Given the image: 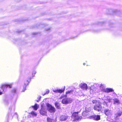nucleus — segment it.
<instances>
[{"mask_svg": "<svg viewBox=\"0 0 122 122\" xmlns=\"http://www.w3.org/2000/svg\"><path fill=\"white\" fill-rule=\"evenodd\" d=\"M30 79H31V78H30Z\"/></svg>", "mask_w": 122, "mask_h": 122, "instance_id": "35", "label": "nucleus"}, {"mask_svg": "<svg viewBox=\"0 0 122 122\" xmlns=\"http://www.w3.org/2000/svg\"><path fill=\"white\" fill-rule=\"evenodd\" d=\"M41 98V96H39L37 98L39 100H36V101L37 102H38L40 100V99Z\"/></svg>", "mask_w": 122, "mask_h": 122, "instance_id": "24", "label": "nucleus"}, {"mask_svg": "<svg viewBox=\"0 0 122 122\" xmlns=\"http://www.w3.org/2000/svg\"><path fill=\"white\" fill-rule=\"evenodd\" d=\"M35 74V72L34 74Z\"/></svg>", "mask_w": 122, "mask_h": 122, "instance_id": "38", "label": "nucleus"}, {"mask_svg": "<svg viewBox=\"0 0 122 122\" xmlns=\"http://www.w3.org/2000/svg\"><path fill=\"white\" fill-rule=\"evenodd\" d=\"M70 117L62 115L60 117V120L61 121H65L68 118H69Z\"/></svg>", "mask_w": 122, "mask_h": 122, "instance_id": "10", "label": "nucleus"}, {"mask_svg": "<svg viewBox=\"0 0 122 122\" xmlns=\"http://www.w3.org/2000/svg\"><path fill=\"white\" fill-rule=\"evenodd\" d=\"M80 88L84 90H86L87 88V84L86 83H81L79 85Z\"/></svg>", "mask_w": 122, "mask_h": 122, "instance_id": "7", "label": "nucleus"}, {"mask_svg": "<svg viewBox=\"0 0 122 122\" xmlns=\"http://www.w3.org/2000/svg\"><path fill=\"white\" fill-rule=\"evenodd\" d=\"M32 107L35 110H36L38 109V104H36L34 106H32Z\"/></svg>", "mask_w": 122, "mask_h": 122, "instance_id": "16", "label": "nucleus"}, {"mask_svg": "<svg viewBox=\"0 0 122 122\" xmlns=\"http://www.w3.org/2000/svg\"><path fill=\"white\" fill-rule=\"evenodd\" d=\"M85 64H85V63H83V65H85Z\"/></svg>", "mask_w": 122, "mask_h": 122, "instance_id": "34", "label": "nucleus"}, {"mask_svg": "<svg viewBox=\"0 0 122 122\" xmlns=\"http://www.w3.org/2000/svg\"><path fill=\"white\" fill-rule=\"evenodd\" d=\"M26 83H24V86L23 87V89L22 91L23 92H24L26 90L25 88H26V87L27 85H26Z\"/></svg>", "mask_w": 122, "mask_h": 122, "instance_id": "22", "label": "nucleus"}, {"mask_svg": "<svg viewBox=\"0 0 122 122\" xmlns=\"http://www.w3.org/2000/svg\"><path fill=\"white\" fill-rule=\"evenodd\" d=\"M50 30V28H48V29H46V30L47 31H48Z\"/></svg>", "mask_w": 122, "mask_h": 122, "instance_id": "27", "label": "nucleus"}, {"mask_svg": "<svg viewBox=\"0 0 122 122\" xmlns=\"http://www.w3.org/2000/svg\"><path fill=\"white\" fill-rule=\"evenodd\" d=\"M104 113L107 116L111 114V111L108 109H105L104 110Z\"/></svg>", "mask_w": 122, "mask_h": 122, "instance_id": "8", "label": "nucleus"}, {"mask_svg": "<svg viewBox=\"0 0 122 122\" xmlns=\"http://www.w3.org/2000/svg\"><path fill=\"white\" fill-rule=\"evenodd\" d=\"M73 92V90H71L70 91H68L67 92H66V94H67L68 93H69L70 94H71Z\"/></svg>", "mask_w": 122, "mask_h": 122, "instance_id": "23", "label": "nucleus"}, {"mask_svg": "<svg viewBox=\"0 0 122 122\" xmlns=\"http://www.w3.org/2000/svg\"><path fill=\"white\" fill-rule=\"evenodd\" d=\"M17 90L16 88H13L11 91V92L13 94L16 93V91Z\"/></svg>", "mask_w": 122, "mask_h": 122, "instance_id": "20", "label": "nucleus"}, {"mask_svg": "<svg viewBox=\"0 0 122 122\" xmlns=\"http://www.w3.org/2000/svg\"><path fill=\"white\" fill-rule=\"evenodd\" d=\"M122 112L121 111L118 112H117L116 113L115 115V116L116 117H118L120 116L122 114Z\"/></svg>", "mask_w": 122, "mask_h": 122, "instance_id": "14", "label": "nucleus"}, {"mask_svg": "<svg viewBox=\"0 0 122 122\" xmlns=\"http://www.w3.org/2000/svg\"><path fill=\"white\" fill-rule=\"evenodd\" d=\"M114 103L115 104L116 103H119V101L117 99H115L114 100Z\"/></svg>", "mask_w": 122, "mask_h": 122, "instance_id": "21", "label": "nucleus"}, {"mask_svg": "<svg viewBox=\"0 0 122 122\" xmlns=\"http://www.w3.org/2000/svg\"><path fill=\"white\" fill-rule=\"evenodd\" d=\"M36 33H33V34H36Z\"/></svg>", "mask_w": 122, "mask_h": 122, "instance_id": "33", "label": "nucleus"}, {"mask_svg": "<svg viewBox=\"0 0 122 122\" xmlns=\"http://www.w3.org/2000/svg\"><path fill=\"white\" fill-rule=\"evenodd\" d=\"M103 104H104H104H104V103H103Z\"/></svg>", "mask_w": 122, "mask_h": 122, "instance_id": "36", "label": "nucleus"}, {"mask_svg": "<svg viewBox=\"0 0 122 122\" xmlns=\"http://www.w3.org/2000/svg\"><path fill=\"white\" fill-rule=\"evenodd\" d=\"M31 114L34 116H36L37 115L34 112H31Z\"/></svg>", "mask_w": 122, "mask_h": 122, "instance_id": "25", "label": "nucleus"}, {"mask_svg": "<svg viewBox=\"0 0 122 122\" xmlns=\"http://www.w3.org/2000/svg\"><path fill=\"white\" fill-rule=\"evenodd\" d=\"M55 107L58 109H60V107L59 103L57 102H56L55 103Z\"/></svg>", "mask_w": 122, "mask_h": 122, "instance_id": "15", "label": "nucleus"}, {"mask_svg": "<svg viewBox=\"0 0 122 122\" xmlns=\"http://www.w3.org/2000/svg\"><path fill=\"white\" fill-rule=\"evenodd\" d=\"M110 11H112V10H110ZM112 13H111L110 12V14H117V13L118 12H119V11H118L117 10L115 9L113 10H112Z\"/></svg>", "mask_w": 122, "mask_h": 122, "instance_id": "13", "label": "nucleus"}, {"mask_svg": "<svg viewBox=\"0 0 122 122\" xmlns=\"http://www.w3.org/2000/svg\"><path fill=\"white\" fill-rule=\"evenodd\" d=\"M54 120L53 118H51L49 117L47 118V120L48 122H53Z\"/></svg>", "mask_w": 122, "mask_h": 122, "instance_id": "12", "label": "nucleus"}, {"mask_svg": "<svg viewBox=\"0 0 122 122\" xmlns=\"http://www.w3.org/2000/svg\"><path fill=\"white\" fill-rule=\"evenodd\" d=\"M62 103L64 104H67V102L66 98L62 99Z\"/></svg>", "mask_w": 122, "mask_h": 122, "instance_id": "18", "label": "nucleus"}, {"mask_svg": "<svg viewBox=\"0 0 122 122\" xmlns=\"http://www.w3.org/2000/svg\"><path fill=\"white\" fill-rule=\"evenodd\" d=\"M92 102L93 104H95V105H96L99 102L96 100H93L92 101Z\"/></svg>", "mask_w": 122, "mask_h": 122, "instance_id": "19", "label": "nucleus"}, {"mask_svg": "<svg viewBox=\"0 0 122 122\" xmlns=\"http://www.w3.org/2000/svg\"><path fill=\"white\" fill-rule=\"evenodd\" d=\"M42 24H41V25H39V26H42Z\"/></svg>", "mask_w": 122, "mask_h": 122, "instance_id": "31", "label": "nucleus"}, {"mask_svg": "<svg viewBox=\"0 0 122 122\" xmlns=\"http://www.w3.org/2000/svg\"><path fill=\"white\" fill-rule=\"evenodd\" d=\"M90 118L93 119L96 121H98L100 119V115H94L90 117Z\"/></svg>", "mask_w": 122, "mask_h": 122, "instance_id": "6", "label": "nucleus"}, {"mask_svg": "<svg viewBox=\"0 0 122 122\" xmlns=\"http://www.w3.org/2000/svg\"><path fill=\"white\" fill-rule=\"evenodd\" d=\"M3 93L2 92L0 91V95H1Z\"/></svg>", "mask_w": 122, "mask_h": 122, "instance_id": "30", "label": "nucleus"}, {"mask_svg": "<svg viewBox=\"0 0 122 122\" xmlns=\"http://www.w3.org/2000/svg\"><path fill=\"white\" fill-rule=\"evenodd\" d=\"M9 87L10 88H11V86L8 84H4L1 87L2 90L4 91L6 90L7 87Z\"/></svg>", "mask_w": 122, "mask_h": 122, "instance_id": "9", "label": "nucleus"}, {"mask_svg": "<svg viewBox=\"0 0 122 122\" xmlns=\"http://www.w3.org/2000/svg\"><path fill=\"white\" fill-rule=\"evenodd\" d=\"M33 73H32V75H33Z\"/></svg>", "mask_w": 122, "mask_h": 122, "instance_id": "37", "label": "nucleus"}, {"mask_svg": "<svg viewBox=\"0 0 122 122\" xmlns=\"http://www.w3.org/2000/svg\"><path fill=\"white\" fill-rule=\"evenodd\" d=\"M16 1H19L21 0H15Z\"/></svg>", "mask_w": 122, "mask_h": 122, "instance_id": "29", "label": "nucleus"}, {"mask_svg": "<svg viewBox=\"0 0 122 122\" xmlns=\"http://www.w3.org/2000/svg\"><path fill=\"white\" fill-rule=\"evenodd\" d=\"M66 101L67 102V104L71 103L72 102V100L71 98H66Z\"/></svg>", "mask_w": 122, "mask_h": 122, "instance_id": "17", "label": "nucleus"}, {"mask_svg": "<svg viewBox=\"0 0 122 122\" xmlns=\"http://www.w3.org/2000/svg\"><path fill=\"white\" fill-rule=\"evenodd\" d=\"M85 110L84 111L82 114V117L79 116L78 112H75L73 113L71 117L72 118L74 119L73 121H74L76 120H77L79 121L82 118L84 119L88 118V117L87 116L88 114V112L91 111V108L90 106L86 105L85 107Z\"/></svg>", "mask_w": 122, "mask_h": 122, "instance_id": "1", "label": "nucleus"}, {"mask_svg": "<svg viewBox=\"0 0 122 122\" xmlns=\"http://www.w3.org/2000/svg\"><path fill=\"white\" fill-rule=\"evenodd\" d=\"M47 109L50 113H54L56 111L55 108L49 103H46Z\"/></svg>", "mask_w": 122, "mask_h": 122, "instance_id": "2", "label": "nucleus"}, {"mask_svg": "<svg viewBox=\"0 0 122 122\" xmlns=\"http://www.w3.org/2000/svg\"><path fill=\"white\" fill-rule=\"evenodd\" d=\"M49 91L48 90H46V93L44 94L43 95V96H44V95H45L46 94H48L49 93Z\"/></svg>", "mask_w": 122, "mask_h": 122, "instance_id": "26", "label": "nucleus"}, {"mask_svg": "<svg viewBox=\"0 0 122 122\" xmlns=\"http://www.w3.org/2000/svg\"><path fill=\"white\" fill-rule=\"evenodd\" d=\"M41 108L40 110V114L43 115L45 116L46 115V110L45 107L41 105Z\"/></svg>", "mask_w": 122, "mask_h": 122, "instance_id": "5", "label": "nucleus"}, {"mask_svg": "<svg viewBox=\"0 0 122 122\" xmlns=\"http://www.w3.org/2000/svg\"><path fill=\"white\" fill-rule=\"evenodd\" d=\"M101 90L103 91V92L108 93L113 91V90L111 88L105 89V87L103 85L101 84L100 86Z\"/></svg>", "mask_w": 122, "mask_h": 122, "instance_id": "3", "label": "nucleus"}, {"mask_svg": "<svg viewBox=\"0 0 122 122\" xmlns=\"http://www.w3.org/2000/svg\"><path fill=\"white\" fill-rule=\"evenodd\" d=\"M65 87L64 86V89H57L56 90H53V91L54 92H58L60 93H62V92H63L64 90L65 89Z\"/></svg>", "mask_w": 122, "mask_h": 122, "instance_id": "11", "label": "nucleus"}, {"mask_svg": "<svg viewBox=\"0 0 122 122\" xmlns=\"http://www.w3.org/2000/svg\"><path fill=\"white\" fill-rule=\"evenodd\" d=\"M26 82H28L27 84V85H28V83H29V82L28 80H27V81H26Z\"/></svg>", "mask_w": 122, "mask_h": 122, "instance_id": "28", "label": "nucleus"}, {"mask_svg": "<svg viewBox=\"0 0 122 122\" xmlns=\"http://www.w3.org/2000/svg\"><path fill=\"white\" fill-rule=\"evenodd\" d=\"M104 102H105V103L106 104V105H107V103L105 102V101H104Z\"/></svg>", "mask_w": 122, "mask_h": 122, "instance_id": "32", "label": "nucleus"}, {"mask_svg": "<svg viewBox=\"0 0 122 122\" xmlns=\"http://www.w3.org/2000/svg\"><path fill=\"white\" fill-rule=\"evenodd\" d=\"M102 108V107L101 105V103L100 102H99L97 104L95 105L94 107V109L98 111H101Z\"/></svg>", "mask_w": 122, "mask_h": 122, "instance_id": "4", "label": "nucleus"}]
</instances>
